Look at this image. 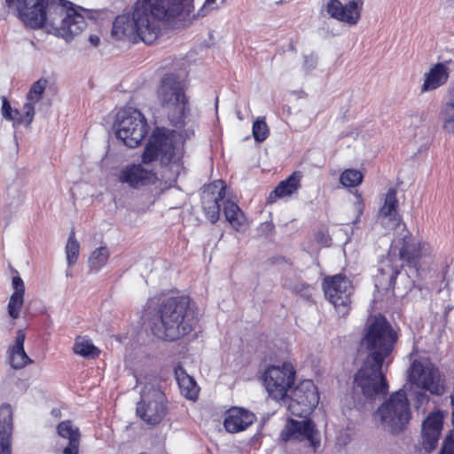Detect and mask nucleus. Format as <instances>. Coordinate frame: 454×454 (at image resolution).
Returning <instances> with one entry per match:
<instances>
[{"label":"nucleus","instance_id":"nucleus-6","mask_svg":"<svg viewBox=\"0 0 454 454\" xmlns=\"http://www.w3.org/2000/svg\"><path fill=\"white\" fill-rule=\"evenodd\" d=\"M156 97L169 121L175 126H181L189 111L184 81L175 74H165L157 87Z\"/></svg>","mask_w":454,"mask_h":454},{"label":"nucleus","instance_id":"nucleus-37","mask_svg":"<svg viewBox=\"0 0 454 454\" xmlns=\"http://www.w3.org/2000/svg\"><path fill=\"white\" fill-rule=\"evenodd\" d=\"M46 85L47 80L45 79H40L34 82L27 95V101H32L34 103L39 102Z\"/></svg>","mask_w":454,"mask_h":454},{"label":"nucleus","instance_id":"nucleus-31","mask_svg":"<svg viewBox=\"0 0 454 454\" xmlns=\"http://www.w3.org/2000/svg\"><path fill=\"white\" fill-rule=\"evenodd\" d=\"M176 377L182 393L188 399H194L198 395V387L194 380L183 369L176 370Z\"/></svg>","mask_w":454,"mask_h":454},{"label":"nucleus","instance_id":"nucleus-23","mask_svg":"<svg viewBox=\"0 0 454 454\" xmlns=\"http://www.w3.org/2000/svg\"><path fill=\"white\" fill-rule=\"evenodd\" d=\"M254 420V413L242 408L233 407L226 412L223 426L227 432L235 434L247 429Z\"/></svg>","mask_w":454,"mask_h":454},{"label":"nucleus","instance_id":"nucleus-2","mask_svg":"<svg viewBox=\"0 0 454 454\" xmlns=\"http://www.w3.org/2000/svg\"><path fill=\"white\" fill-rule=\"evenodd\" d=\"M4 4L25 27L44 29L67 42L87 25L81 7L67 0H4Z\"/></svg>","mask_w":454,"mask_h":454},{"label":"nucleus","instance_id":"nucleus-30","mask_svg":"<svg viewBox=\"0 0 454 454\" xmlns=\"http://www.w3.org/2000/svg\"><path fill=\"white\" fill-rule=\"evenodd\" d=\"M223 214L226 220L236 231H240L247 225V217L236 203L230 200L226 201L223 207Z\"/></svg>","mask_w":454,"mask_h":454},{"label":"nucleus","instance_id":"nucleus-20","mask_svg":"<svg viewBox=\"0 0 454 454\" xmlns=\"http://www.w3.org/2000/svg\"><path fill=\"white\" fill-rule=\"evenodd\" d=\"M117 178L122 184L138 188L154 183L157 177L153 170L145 168L142 164H130L119 171Z\"/></svg>","mask_w":454,"mask_h":454},{"label":"nucleus","instance_id":"nucleus-8","mask_svg":"<svg viewBox=\"0 0 454 454\" xmlns=\"http://www.w3.org/2000/svg\"><path fill=\"white\" fill-rule=\"evenodd\" d=\"M375 419L379 420L385 430L398 434L403 430L411 419L410 405L406 393L399 390L390 395L375 412Z\"/></svg>","mask_w":454,"mask_h":454},{"label":"nucleus","instance_id":"nucleus-11","mask_svg":"<svg viewBox=\"0 0 454 454\" xmlns=\"http://www.w3.org/2000/svg\"><path fill=\"white\" fill-rule=\"evenodd\" d=\"M295 380V370L289 362L281 365L268 367L262 375L263 385L275 400H283L288 390L293 387Z\"/></svg>","mask_w":454,"mask_h":454},{"label":"nucleus","instance_id":"nucleus-17","mask_svg":"<svg viewBox=\"0 0 454 454\" xmlns=\"http://www.w3.org/2000/svg\"><path fill=\"white\" fill-rule=\"evenodd\" d=\"M444 413L442 411L430 412L421 425V445L430 452L437 447L443 427Z\"/></svg>","mask_w":454,"mask_h":454},{"label":"nucleus","instance_id":"nucleus-5","mask_svg":"<svg viewBox=\"0 0 454 454\" xmlns=\"http://www.w3.org/2000/svg\"><path fill=\"white\" fill-rule=\"evenodd\" d=\"M397 339L396 333L384 317H371L365 324L360 340V348L367 352L365 360L387 365L392 361V353Z\"/></svg>","mask_w":454,"mask_h":454},{"label":"nucleus","instance_id":"nucleus-1","mask_svg":"<svg viewBox=\"0 0 454 454\" xmlns=\"http://www.w3.org/2000/svg\"><path fill=\"white\" fill-rule=\"evenodd\" d=\"M193 9V0H137L130 13L115 19L112 35L151 44L160 36L163 22L189 17Z\"/></svg>","mask_w":454,"mask_h":454},{"label":"nucleus","instance_id":"nucleus-21","mask_svg":"<svg viewBox=\"0 0 454 454\" xmlns=\"http://www.w3.org/2000/svg\"><path fill=\"white\" fill-rule=\"evenodd\" d=\"M13 410L8 403L0 406V454H12Z\"/></svg>","mask_w":454,"mask_h":454},{"label":"nucleus","instance_id":"nucleus-7","mask_svg":"<svg viewBox=\"0 0 454 454\" xmlns=\"http://www.w3.org/2000/svg\"><path fill=\"white\" fill-rule=\"evenodd\" d=\"M174 131L156 128L148 139L142 154V163L159 161L162 166L177 164L184 155L181 145L174 144Z\"/></svg>","mask_w":454,"mask_h":454},{"label":"nucleus","instance_id":"nucleus-10","mask_svg":"<svg viewBox=\"0 0 454 454\" xmlns=\"http://www.w3.org/2000/svg\"><path fill=\"white\" fill-rule=\"evenodd\" d=\"M384 363L364 360L361 369L355 376V387L359 388L367 398L387 393L388 386L382 372Z\"/></svg>","mask_w":454,"mask_h":454},{"label":"nucleus","instance_id":"nucleus-13","mask_svg":"<svg viewBox=\"0 0 454 454\" xmlns=\"http://www.w3.org/2000/svg\"><path fill=\"white\" fill-rule=\"evenodd\" d=\"M326 298L335 307L338 314L345 317L349 312L350 296L353 293L351 281L342 274L326 277L323 283Z\"/></svg>","mask_w":454,"mask_h":454},{"label":"nucleus","instance_id":"nucleus-36","mask_svg":"<svg viewBox=\"0 0 454 454\" xmlns=\"http://www.w3.org/2000/svg\"><path fill=\"white\" fill-rule=\"evenodd\" d=\"M363 181V175L356 169H346L340 176V182L345 187H356Z\"/></svg>","mask_w":454,"mask_h":454},{"label":"nucleus","instance_id":"nucleus-26","mask_svg":"<svg viewBox=\"0 0 454 454\" xmlns=\"http://www.w3.org/2000/svg\"><path fill=\"white\" fill-rule=\"evenodd\" d=\"M13 293L12 294L7 305V311L10 317L17 319L20 317L24 304L25 285L19 276H14L12 281Z\"/></svg>","mask_w":454,"mask_h":454},{"label":"nucleus","instance_id":"nucleus-34","mask_svg":"<svg viewBox=\"0 0 454 454\" xmlns=\"http://www.w3.org/2000/svg\"><path fill=\"white\" fill-rule=\"evenodd\" d=\"M80 245L75 239L74 229L71 231L67 245H66V255L68 266L74 265L79 257Z\"/></svg>","mask_w":454,"mask_h":454},{"label":"nucleus","instance_id":"nucleus-22","mask_svg":"<svg viewBox=\"0 0 454 454\" xmlns=\"http://www.w3.org/2000/svg\"><path fill=\"white\" fill-rule=\"evenodd\" d=\"M291 438L307 439L314 449L320 443L317 438V431L315 429V425L310 419L301 421L291 419L290 425L286 428L285 440Z\"/></svg>","mask_w":454,"mask_h":454},{"label":"nucleus","instance_id":"nucleus-12","mask_svg":"<svg viewBox=\"0 0 454 454\" xmlns=\"http://www.w3.org/2000/svg\"><path fill=\"white\" fill-rule=\"evenodd\" d=\"M162 391L147 385L141 393V400L137 405V416L147 425L159 424L166 415L167 406Z\"/></svg>","mask_w":454,"mask_h":454},{"label":"nucleus","instance_id":"nucleus-33","mask_svg":"<svg viewBox=\"0 0 454 454\" xmlns=\"http://www.w3.org/2000/svg\"><path fill=\"white\" fill-rule=\"evenodd\" d=\"M73 350L75 354L89 359L97 357L100 353L89 339L82 336L75 339Z\"/></svg>","mask_w":454,"mask_h":454},{"label":"nucleus","instance_id":"nucleus-14","mask_svg":"<svg viewBox=\"0 0 454 454\" xmlns=\"http://www.w3.org/2000/svg\"><path fill=\"white\" fill-rule=\"evenodd\" d=\"M409 380L432 395H441L444 393L443 380L439 370L429 361H414L410 368Z\"/></svg>","mask_w":454,"mask_h":454},{"label":"nucleus","instance_id":"nucleus-27","mask_svg":"<svg viewBox=\"0 0 454 454\" xmlns=\"http://www.w3.org/2000/svg\"><path fill=\"white\" fill-rule=\"evenodd\" d=\"M25 338V333L19 330L14 343L9 350L10 364L14 369H21L33 362L24 350Z\"/></svg>","mask_w":454,"mask_h":454},{"label":"nucleus","instance_id":"nucleus-42","mask_svg":"<svg viewBox=\"0 0 454 454\" xmlns=\"http://www.w3.org/2000/svg\"><path fill=\"white\" fill-rule=\"evenodd\" d=\"M356 201L355 203V208H356L358 215L356 216L355 223L358 222L359 216L363 214L364 209V203L361 194L356 193Z\"/></svg>","mask_w":454,"mask_h":454},{"label":"nucleus","instance_id":"nucleus-28","mask_svg":"<svg viewBox=\"0 0 454 454\" xmlns=\"http://www.w3.org/2000/svg\"><path fill=\"white\" fill-rule=\"evenodd\" d=\"M302 174L301 171H294L286 179L281 181L278 186L270 192V202H274L278 198L291 196L301 187Z\"/></svg>","mask_w":454,"mask_h":454},{"label":"nucleus","instance_id":"nucleus-3","mask_svg":"<svg viewBox=\"0 0 454 454\" xmlns=\"http://www.w3.org/2000/svg\"><path fill=\"white\" fill-rule=\"evenodd\" d=\"M432 257V246L425 240L413 238L410 231L403 228L400 236L394 239L391 252L380 262V278L386 281L388 287L395 288L403 282L404 289L411 290L413 281L409 278L407 274H402L403 263L401 261L406 262L409 266L418 270L423 265L429 263Z\"/></svg>","mask_w":454,"mask_h":454},{"label":"nucleus","instance_id":"nucleus-18","mask_svg":"<svg viewBox=\"0 0 454 454\" xmlns=\"http://www.w3.org/2000/svg\"><path fill=\"white\" fill-rule=\"evenodd\" d=\"M225 189L224 182L223 180H216L207 185L202 192L203 210L212 223H216L219 219V201L224 199Z\"/></svg>","mask_w":454,"mask_h":454},{"label":"nucleus","instance_id":"nucleus-15","mask_svg":"<svg viewBox=\"0 0 454 454\" xmlns=\"http://www.w3.org/2000/svg\"><path fill=\"white\" fill-rule=\"evenodd\" d=\"M318 401L317 387L311 380H304L292 392L288 410L294 416L306 417L317 407Z\"/></svg>","mask_w":454,"mask_h":454},{"label":"nucleus","instance_id":"nucleus-40","mask_svg":"<svg viewBox=\"0 0 454 454\" xmlns=\"http://www.w3.org/2000/svg\"><path fill=\"white\" fill-rule=\"evenodd\" d=\"M440 454H454V437L451 434L445 437Z\"/></svg>","mask_w":454,"mask_h":454},{"label":"nucleus","instance_id":"nucleus-39","mask_svg":"<svg viewBox=\"0 0 454 454\" xmlns=\"http://www.w3.org/2000/svg\"><path fill=\"white\" fill-rule=\"evenodd\" d=\"M2 114L5 119L12 121L13 124L16 125L15 119H17V115H15L14 110L12 109L10 103L4 98H3Z\"/></svg>","mask_w":454,"mask_h":454},{"label":"nucleus","instance_id":"nucleus-32","mask_svg":"<svg viewBox=\"0 0 454 454\" xmlns=\"http://www.w3.org/2000/svg\"><path fill=\"white\" fill-rule=\"evenodd\" d=\"M110 252L106 247L96 248L90 255L88 265L90 271L98 273L108 262Z\"/></svg>","mask_w":454,"mask_h":454},{"label":"nucleus","instance_id":"nucleus-29","mask_svg":"<svg viewBox=\"0 0 454 454\" xmlns=\"http://www.w3.org/2000/svg\"><path fill=\"white\" fill-rule=\"evenodd\" d=\"M438 119L444 132L454 134V94L442 104Z\"/></svg>","mask_w":454,"mask_h":454},{"label":"nucleus","instance_id":"nucleus-24","mask_svg":"<svg viewBox=\"0 0 454 454\" xmlns=\"http://www.w3.org/2000/svg\"><path fill=\"white\" fill-rule=\"evenodd\" d=\"M57 434L67 441L63 454H79L81 433L79 428L71 420H64L57 426Z\"/></svg>","mask_w":454,"mask_h":454},{"label":"nucleus","instance_id":"nucleus-38","mask_svg":"<svg viewBox=\"0 0 454 454\" xmlns=\"http://www.w3.org/2000/svg\"><path fill=\"white\" fill-rule=\"evenodd\" d=\"M269 135V128L262 120H257L253 124V136L257 142L264 141Z\"/></svg>","mask_w":454,"mask_h":454},{"label":"nucleus","instance_id":"nucleus-41","mask_svg":"<svg viewBox=\"0 0 454 454\" xmlns=\"http://www.w3.org/2000/svg\"><path fill=\"white\" fill-rule=\"evenodd\" d=\"M216 8L215 5V0H206L202 7L199 10L197 16L198 17H204L206 16L210 11Z\"/></svg>","mask_w":454,"mask_h":454},{"label":"nucleus","instance_id":"nucleus-45","mask_svg":"<svg viewBox=\"0 0 454 454\" xmlns=\"http://www.w3.org/2000/svg\"><path fill=\"white\" fill-rule=\"evenodd\" d=\"M138 454H149V453H147V452H140Z\"/></svg>","mask_w":454,"mask_h":454},{"label":"nucleus","instance_id":"nucleus-16","mask_svg":"<svg viewBox=\"0 0 454 454\" xmlns=\"http://www.w3.org/2000/svg\"><path fill=\"white\" fill-rule=\"evenodd\" d=\"M362 0H350L343 4L340 0H329L322 6V13L348 26H355L361 18Z\"/></svg>","mask_w":454,"mask_h":454},{"label":"nucleus","instance_id":"nucleus-4","mask_svg":"<svg viewBox=\"0 0 454 454\" xmlns=\"http://www.w3.org/2000/svg\"><path fill=\"white\" fill-rule=\"evenodd\" d=\"M196 324L197 319L189 309L187 298L172 297L160 304L151 330L160 339L176 340L190 333Z\"/></svg>","mask_w":454,"mask_h":454},{"label":"nucleus","instance_id":"nucleus-44","mask_svg":"<svg viewBox=\"0 0 454 454\" xmlns=\"http://www.w3.org/2000/svg\"><path fill=\"white\" fill-rule=\"evenodd\" d=\"M89 41L90 43L97 47L98 46L99 43H100V38L98 36V35H91L90 37H89Z\"/></svg>","mask_w":454,"mask_h":454},{"label":"nucleus","instance_id":"nucleus-35","mask_svg":"<svg viewBox=\"0 0 454 454\" xmlns=\"http://www.w3.org/2000/svg\"><path fill=\"white\" fill-rule=\"evenodd\" d=\"M32 101H28L23 106V113H20L17 109L14 110L15 115H17V119H15L16 125L24 124L26 126H29L33 121L35 115V105Z\"/></svg>","mask_w":454,"mask_h":454},{"label":"nucleus","instance_id":"nucleus-25","mask_svg":"<svg viewBox=\"0 0 454 454\" xmlns=\"http://www.w3.org/2000/svg\"><path fill=\"white\" fill-rule=\"evenodd\" d=\"M450 75V70L446 63H437L430 67L424 74V82L421 92L434 90L444 85Z\"/></svg>","mask_w":454,"mask_h":454},{"label":"nucleus","instance_id":"nucleus-43","mask_svg":"<svg viewBox=\"0 0 454 454\" xmlns=\"http://www.w3.org/2000/svg\"><path fill=\"white\" fill-rule=\"evenodd\" d=\"M317 59L315 55L310 54L304 57V67L306 70H312L316 67Z\"/></svg>","mask_w":454,"mask_h":454},{"label":"nucleus","instance_id":"nucleus-9","mask_svg":"<svg viewBox=\"0 0 454 454\" xmlns=\"http://www.w3.org/2000/svg\"><path fill=\"white\" fill-rule=\"evenodd\" d=\"M114 127L116 137L131 148L137 146L148 132L146 119L140 111L132 107L118 113Z\"/></svg>","mask_w":454,"mask_h":454},{"label":"nucleus","instance_id":"nucleus-19","mask_svg":"<svg viewBox=\"0 0 454 454\" xmlns=\"http://www.w3.org/2000/svg\"><path fill=\"white\" fill-rule=\"evenodd\" d=\"M397 207L396 191L394 188H390L385 195L384 205L379 210L378 219L380 224L387 230L402 229V231H403V228H406L401 221Z\"/></svg>","mask_w":454,"mask_h":454}]
</instances>
